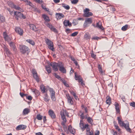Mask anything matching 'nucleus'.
I'll return each instance as SVG.
<instances>
[{
    "instance_id": "obj_47",
    "label": "nucleus",
    "mask_w": 135,
    "mask_h": 135,
    "mask_svg": "<svg viewBox=\"0 0 135 135\" xmlns=\"http://www.w3.org/2000/svg\"><path fill=\"white\" fill-rule=\"evenodd\" d=\"M80 112L81 113L80 115L81 118L82 119H84V118H85V116L84 115V113L81 112V111Z\"/></svg>"
},
{
    "instance_id": "obj_29",
    "label": "nucleus",
    "mask_w": 135,
    "mask_h": 135,
    "mask_svg": "<svg viewBox=\"0 0 135 135\" xmlns=\"http://www.w3.org/2000/svg\"><path fill=\"white\" fill-rule=\"evenodd\" d=\"M114 127H115V129L117 131H118L119 133H121V129H120L119 126L117 124H115Z\"/></svg>"
},
{
    "instance_id": "obj_7",
    "label": "nucleus",
    "mask_w": 135,
    "mask_h": 135,
    "mask_svg": "<svg viewBox=\"0 0 135 135\" xmlns=\"http://www.w3.org/2000/svg\"><path fill=\"white\" fill-rule=\"evenodd\" d=\"M92 18H86L84 24V27H87L88 26V25L89 24H91L92 22Z\"/></svg>"
},
{
    "instance_id": "obj_6",
    "label": "nucleus",
    "mask_w": 135,
    "mask_h": 135,
    "mask_svg": "<svg viewBox=\"0 0 135 135\" xmlns=\"http://www.w3.org/2000/svg\"><path fill=\"white\" fill-rule=\"evenodd\" d=\"M32 72L34 78L37 82H39L40 81L39 76L38 75L35 69H32Z\"/></svg>"
},
{
    "instance_id": "obj_21",
    "label": "nucleus",
    "mask_w": 135,
    "mask_h": 135,
    "mask_svg": "<svg viewBox=\"0 0 135 135\" xmlns=\"http://www.w3.org/2000/svg\"><path fill=\"white\" fill-rule=\"evenodd\" d=\"M30 27L31 29H32L33 31H35L38 30V29L36 27V26L33 24H31L30 25Z\"/></svg>"
},
{
    "instance_id": "obj_34",
    "label": "nucleus",
    "mask_w": 135,
    "mask_h": 135,
    "mask_svg": "<svg viewBox=\"0 0 135 135\" xmlns=\"http://www.w3.org/2000/svg\"><path fill=\"white\" fill-rule=\"evenodd\" d=\"M49 90L51 94V96L55 95V92L53 89L51 88H49Z\"/></svg>"
},
{
    "instance_id": "obj_38",
    "label": "nucleus",
    "mask_w": 135,
    "mask_h": 135,
    "mask_svg": "<svg viewBox=\"0 0 135 135\" xmlns=\"http://www.w3.org/2000/svg\"><path fill=\"white\" fill-rule=\"evenodd\" d=\"M24 2L26 3L27 5H28L31 6H32V4L30 1H29L27 0H25Z\"/></svg>"
},
{
    "instance_id": "obj_10",
    "label": "nucleus",
    "mask_w": 135,
    "mask_h": 135,
    "mask_svg": "<svg viewBox=\"0 0 135 135\" xmlns=\"http://www.w3.org/2000/svg\"><path fill=\"white\" fill-rule=\"evenodd\" d=\"M66 96L67 97L68 103L71 105H73L74 102L72 100V98L70 96L69 94H66Z\"/></svg>"
},
{
    "instance_id": "obj_2",
    "label": "nucleus",
    "mask_w": 135,
    "mask_h": 135,
    "mask_svg": "<svg viewBox=\"0 0 135 135\" xmlns=\"http://www.w3.org/2000/svg\"><path fill=\"white\" fill-rule=\"evenodd\" d=\"M20 49L21 52L23 54H25L27 52L30 51L29 48L24 45H20Z\"/></svg>"
},
{
    "instance_id": "obj_27",
    "label": "nucleus",
    "mask_w": 135,
    "mask_h": 135,
    "mask_svg": "<svg viewBox=\"0 0 135 135\" xmlns=\"http://www.w3.org/2000/svg\"><path fill=\"white\" fill-rule=\"evenodd\" d=\"M40 87V89H41V91L42 93H44L46 92V89L45 86L43 85H41Z\"/></svg>"
},
{
    "instance_id": "obj_17",
    "label": "nucleus",
    "mask_w": 135,
    "mask_h": 135,
    "mask_svg": "<svg viewBox=\"0 0 135 135\" xmlns=\"http://www.w3.org/2000/svg\"><path fill=\"white\" fill-rule=\"evenodd\" d=\"M26 127V126L23 125H20L16 128L17 130H20L21 129H25Z\"/></svg>"
},
{
    "instance_id": "obj_37",
    "label": "nucleus",
    "mask_w": 135,
    "mask_h": 135,
    "mask_svg": "<svg viewBox=\"0 0 135 135\" xmlns=\"http://www.w3.org/2000/svg\"><path fill=\"white\" fill-rule=\"evenodd\" d=\"M128 25H126L122 27L121 28L122 30L123 31H126L128 29Z\"/></svg>"
},
{
    "instance_id": "obj_56",
    "label": "nucleus",
    "mask_w": 135,
    "mask_h": 135,
    "mask_svg": "<svg viewBox=\"0 0 135 135\" xmlns=\"http://www.w3.org/2000/svg\"><path fill=\"white\" fill-rule=\"evenodd\" d=\"M99 39H100V38L98 36H96L95 37H93L92 38V40H98Z\"/></svg>"
},
{
    "instance_id": "obj_36",
    "label": "nucleus",
    "mask_w": 135,
    "mask_h": 135,
    "mask_svg": "<svg viewBox=\"0 0 135 135\" xmlns=\"http://www.w3.org/2000/svg\"><path fill=\"white\" fill-rule=\"evenodd\" d=\"M62 6L65 9L67 10H69L70 8V7L68 5H67L64 3H62Z\"/></svg>"
},
{
    "instance_id": "obj_54",
    "label": "nucleus",
    "mask_w": 135,
    "mask_h": 135,
    "mask_svg": "<svg viewBox=\"0 0 135 135\" xmlns=\"http://www.w3.org/2000/svg\"><path fill=\"white\" fill-rule=\"evenodd\" d=\"M98 68L99 72H100L101 73H102L103 72V70L102 69L100 65H99Z\"/></svg>"
},
{
    "instance_id": "obj_57",
    "label": "nucleus",
    "mask_w": 135,
    "mask_h": 135,
    "mask_svg": "<svg viewBox=\"0 0 135 135\" xmlns=\"http://www.w3.org/2000/svg\"><path fill=\"white\" fill-rule=\"evenodd\" d=\"M79 83L80 82L81 83V84L82 85H84V84L83 83V80L82 79H81L79 80Z\"/></svg>"
},
{
    "instance_id": "obj_19",
    "label": "nucleus",
    "mask_w": 135,
    "mask_h": 135,
    "mask_svg": "<svg viewBox=\"0 0 135 135\" xmlns=\"http://www.w3.org/2000/svg\"><path fill=\"white\" fill-rule=\"evenodd\" d=\"M66 110L64 111L63 112L61 111V112L60 115L61 118L63 120H65V119H66L65 115V114H66Z\"/></svg>"
},
{
    "instance_id": "obj_62",
    "label": "nucleus",
    "mask_w": 135,
    "mask_h": 135,
    "mask_svg": "<svg viewBox=\"0 0 135 135\" xmlns=\"http://www.w3.org/2000/svg\"><path fill=\"white\" fill-rule=\"evenodd\" d=\"M64 84L65 86L67 87H69V85L66 83V82L65 81L64 83Z\"/></svg>"
},
{
    "instance_id": "obj_48",
    "label": "nucleus",
    "mask_w": 135,
    "mask_h": 135,
    "mask_svg": "<svg viewBox=\"0 0 135 135\" xmlns=\"http://www.w3.org/2000/svg\"><path fill=\"white\" fill-rule=\"evenodd\" d=\"M73 95L74 97V98L76 100L78 99V96H77L76 95V94L74 92L72 94Z\"/></svg>"
},
{
    "instance_id": "obj_15",
    "label": "nucleus",
    "mask_w": 135,
    "mask_h": 135,
    "mask_svg": "<svg viewBox=\"0 0 135 135\" xmlns=\"http://www.w3.org/2000/svg\"><path fill=\"white\" fill-rule=\"evenodd\" d=\"M49 115L52 118H56V115L53 111L50 109L49 110Z\"/></svg>"
},
{
    "instance_id": "obj_30",
    "label": "nucleus",
    "mask_w": 135,
    "mask_h": 135,
    "mask_svg": "<svg viewBox=\"0 0 135 135\" xmlns=\"http://www.w3.org/2000/svg\"><path fill=\"white\" fill-rule=\"evenodd\" d=\"M75 79L76 80H78V81L82 79L81 78V76L80 75H77L76 73H75Z\"/></svg>"
},
{
    "instance_id": "obj_59",
    "label": "nucleus",
    "mask_w": 135,
    "mask_h": 135,
    "mask_svg": "<svg viewBox=\"0 0 135 135\" xmlns=\"http://www.w3.org/2000/svg\"><path fill=\"white\" fill-rule=\"evenodd\" d=\"M65 31L67 33H69L70 32V30L69 28H67L66 30Z\"/></svg>"
},
{
    "instance_id": "obj_22",
    "label": "nucleus",
    "mask_w": 135,
    "mask_h": 135,
    "mask_svg": "<svg viewBox=\"0 0 135 135\" xmlns=\"http://www.w3.org/2000/svg\"><path fill=\"white\" fill-rule=\"evenodd\" d=\"M106 103L107 104L110 105L111 103V99L109 96H107L106 97Z\"/></svg>"
},
{
    "instance_id": "obj_12",
    "label": "nucleus",
    "mask_w": 135,
    "mask_h": 135,
    "mask_svg": "<svg viewBox=\"0 0 135 135\" xmlns=\"http://www.w3.org/2000/svg\"><path fill=\"white\" fill-rule=\"evenodd\" d=\"M59 70L61 72L64 73H66V70L63 67V65L62 63L60 62V65L59 66Z\"/></svg>"
},
{
    "instance_id": "obj_14",
    "label": "nucleus",
    "mask_w": 135,
    "mask_h": 135,
    "mask_svg": "<svg viewBox=\"0 0 135 135\" xmlns=\"http://www.w3.org/2000/svg\"><path fill=\"white\" fill-rule=\"evenodd\" d=\"M56 17L57 20H59L64 18V15L62 13H56Z\"/></svg>"
},
{
    "instance_id": "obj_3",
    "label": "nucleus",
    "mask_w": 135,
    "mask_h": 135,
    "mask_svg": "<svg viewBox=\"0 0 135 135\" xmlns=\"http://www.w3.org/2000/svg\"><path fill=\"white\" fill-rule=\"evenodd\" d=\"M46 44L48 45V48L52 51H55V48L54 47V45L52 42L48 39L46 40Z\"/></svg>"
},
{
    "instance_id": "obj_63",
    "label": "nucleus",
    "mask_w": 135,
    "mask_h": 135,
    "mask_svg": "<svg viewBox=\"0 0 135 135\" xmlns=\"http://www.w3.org/2000/svg\"><path fill=\"white\" fill-rule=\"evenodd\" d=\"M36 2L38 3H42V1H40V0H34Z\"/></svg>"
},
{
    "instance_id": "obj_49",
    "label": "nucleus",
    "mask_w": 135,
    "mask_h": 135,
    "mask_svg": "<svg viewBox=\"0 0 135 135\" xmlns=\"http://www.w3.org/2000/svg\"><path fill=\"white\" fill-rule=\"evenodd\" d=\"M130 106L135 108V102H133L130 103Z\"/></svg>"
},
{
    "instance_id": "obj_8",
    "label": "nucleus",
    "mask_w": 135,
    "mask_h": 135,
    "mask_svg": "<svg viewBox=\"0 0 135 135\" xmlns=\"http://www.w3.org/2000/svg\"><path fill=\"white\" fill-rule=\"evenodd\" d=\"M79 126L82 131H84L86 129L88 128L89 126V125L87 124L84 125V123H80Z\"/></svg>"
},
{
    "instance_id": "obj_33",
    "label": "nucleus",
    "mask_w": 135,
    "mask_h": 135,
    "mask_svg": "<svg viewBox=\"0 0 135 135\" xmlns=\"http://www.w3.org/2000/svg\"><path fill=\"white\" fill-rule=\"evenodd\" d=\"M26 41L32 45H34L35 44L34 42L31 39L27 40Z\"/></svg>"
},
{
    "instance_id": "obj_50",
    "label": "nucleus",
    "mask_w": 135,
    "mask_h": 135,
    "mask_svg": "<svg viewBox=\"0 0 135 135\" xmlns=\"http://www.w3.org/2000/svg\"><path fill=\"white\" fill-rule=\"evenodd\" d=\"M78 32H75L72 33L71 35V36L73 37H74L76 36L78 33Z\"/></svg>"
},
{
    "instance_id": "obj_60",
    "label": "nucleus",
    "mask_w": 135,
    "mask_h": 135,
    "mask_svg": "<svg viewBox=\"0 0 135 135\" xmlns=\"http://www.w3.org/2000/svg\"><path fill=\"white\" fill-rule=\"evenodd\" d=\"M20 95L22 97H23L24 96H25L26 95L20 92Z\"/></svg>"
},
{
    "instance_id": "obj_58",
    "label": "nucleus",
    "mask_w": 135,
    "mask_h": 135,
    "mask_svg": "<svg viewBox=\"0 0 135 135\" xmlns=\"http://www.w3.org/2000/svg\"><path fill=\"white\" fill-rule=\"evenodd\" d=\"M114 105L115 106V107L120 106L119 103L117 102H115L114 103Z\"/></svg>"
},
{
    "instance_id": "obj_9",
    "label": "nucleus",
    "mask_w": 135,
    "mask_h": 135,
    "mask_svg": "<svg viewBox=\"0 0 135 135\" xmlns=\"http://www.w3.org/2000/svg\"><path fill=\"white\" fill-rule=\"evenodd\" d=\"M16 32L20 36L23 35V30L20 28L19 27H17L15 28Z\"/></svg>"
},
{
    "instance_id": "obj_39",
    "label": "nucleus",
    "mask_w": 135,
    "mask_h": 135,
    "mask_svg": "<svg viewBox=\"0 0 135 135\" xmlns=\"http://www.w3.org/2000/svg\"><path fill=\"white\" fill-rule=\"evenodd\" d=\"M120 106L115 107L116 111V113H119V114L120 113Z\"/></svg>"
},
{
    "instance_id": "obj_5",
    "label": "nucleus",
    "mask_w": 135,
    "mask_h": 135,
    "mask_svg": "<svg viewBox=\"0 0 135 135\" xmlns=\"http://www.w3.org/2000/svg\"><path fill=\"white\" fill-rule=\"evenodd\" d=\"M60 63L59 64L56 63L55 62H52L50 63V65L51 66L53 70L55 71H57L58 70V67L60 65Z\"/></svg>"
},
{
    "instance_id": "obj_55",
    "label": "nucleus",
    "mask_w": 135,
    "mask_h": 135,
    "mask_svg": "<svg viewBox=\"0 0 135 135\" xmlns=\"http://www.w3.org/2000/svg\"><path fill=\"white\" fill-rule=\"evenodd\" d=\"M51 98L52 100L55 101L56 100V98L55 97V95H54L51 96Z\"/></svg>"
},
{
    "instance_id": "obj_64",
    "label": "nucleus",
    "mask_w": 135,
    "mask_h": 135,
    "mask_svg": "<svg viewBox=\"0 0 135 135\" xmlns=\"http://www.w3.org/2000/svg\"><path fill=\"white\" fill-rule=\"evenodd\" d=\"M60 80L62 82L64 83L66 81H65L64 78H61L60 79Z\"/></svg>"
},
{
    "instance_id": "obj_44",
    "label": "nucleus",
    "mask_w": 135,
    "mask_h": 135,
    "mask_svg": "<svg viewBox=\"0 0 135 135\" xmlns=\"http://www.w3.org/2000/svg\"><path fill=\"white\" fill-rule=\"evenodd\" d=\"M44 101L46 102H47L49 100V99L47 97V94H46L45 95V97L44 98Z\"/></svg>"
},
{
    "instance_id": "obj_28",
    "label": "nucleus",
    "mask_w": 135,
    "mask_h": 135,
    "mask_svg": "<svg viewBox=\"0 0 135 135\" xmlns=\"http://www.w3.org/2000/svg\"><path fill=\"white\" fill-rule=\"evenodd\" d=\"M90 37V35L88 33H86L84 35V38L86 40H89Z\"/></svg>"
},
{
    "instance_id": "obj_45",
    "label": "nucleus",
    "mask_w": 135,
    "mask_h": 135,
    "mask_svg": "<svg viewBox=\"0 0 135 135\" xmlns=\"http://www.w3.org/2000/svg\"><path fill=\"white\" fill-rule=\"evenodd\" d=\"M69 20H64L63 22L64 25L65 26H67L68 25L69 22Z\"/></svg>"
},
{
    "instance_id": "obj_40",
    "label": "nucleus",
    "mask_w": 135,
    "mask_h": 135,
    "mask_svg": "<svg viewBox=\"0 0 135 135\" xmlns=\"http://www.w3.org/2000/svg\"><path fill=\"white\" fill-rule=\"evenodd\" d=\"M14 8H15L16 10H20L21 12H22L23 11L22 9H21L20 7H18V6H16L15 5V6L14 7Z\"/></svg>"
},
{
    "instance_id": "obj_23",
    "label": "nucleus",
    "mask_w": 135,
    "mask_h": 135,
    "mask_svg": "<svg viewBox=\"0 0 135 135\" xmlns=\"http://www.w3.org/2000/svg\"><path fill=\"white\" fill-rule=\"evenodd\" d=\"M42 17L46 22H48L50 21V20L49 17L46 15H42Z\"/></svg>"
},
{
    "instance_id": "obj_18",
    "label": "nucleus",
    "mask_w": 135,
    "mask_h": 135,
    "mask_svg": "<svg viewBox=\"0 0 135 135\" xmlns=\"http://www.w3.org/2000/svg\"><path fill=\"white\" fill-rule=\"evenodd\" d=\"M68 130L71 133L74 135L75 134V129L72 128V127L70 125L68 126Z\"/></svg>"
},
{
    "instance_id": "obj_4",
    "label": "nucleus",
    "mask_w": 135,
    "mask_h": 135,
    "mask_svg": "<svg viewBox=\"0 0 135 135\" xmlns=\"http://www.w3.org/2000/svg\"><path fill=\"white\" fill-rule=\"evenodd\" d=\"M90 9L88 8H85V9L84 10L83 16L85 17H90L93 15V13L91 12H89Z\"/></svg>"
},
{
    "instance_id": "obj_53",
    "label": "nucleus",
    "mask_w": 135,
    "mask_h": 135,
    "mask_svg": "<svg viewBox=\"0 0 135 135\" xmlns=\"http://www.w3.org/2000/svg\"><path fill=\"white\" fill-rule=\"evenodd\" d=\"M54 75L55 77L57 78L59 80L60 79L61 77L59 75H57L56 73H54Z\"/></svg>"
},
{
    "instance_id": "obj_41",
    "label": "nucleus",
    "mask_w": 135,
    "mask_h": 135,
    "mask_svg": "<svg viewBox=\"0 0 135 135\" xmlns=\"http://www.w3.org/2000/svg\"><path fill=\"white\" fill-rule=\"evenodd\" d=\"M63 121L61 122V124L63 126L64 128H65L66 129L67 128V127L65 125V123H66V120L65 119V120H63Z\"/></svg>"
},
{
    "instance_id": "obj_20",
    "label": "nucleus",
    "mask_w": 135,
    "mask_h": 135,
    "mask_svg": "<svg viewBox=\"0 0 135 135\" xmlns=\"http://www.w3.org/2000/svg\"><path fill=\"white\" fill-rule=\"evenodd\" d=\"M96 27L98 28L101 29L102 30H103L104 29V28L102 26L101 23L100 21L98 22L97 23Z\"/></svg>"
},
{
    "instance_id": "obj_52",
    "label": "nucleus",
    "mask_w": 135,
    "mask_h": 135,
    "mask_svg": "<svg viewBox=\"0 0 135 135\" xmlns=\"http://www.w3.org/2000/svg\"><path fill=\"white\" fill-rule=\"evenodd\" d=\"M112 133H113V135H119L118 134L117 132L115 131L113 129H112L111 130Z\"/></svg>"
},
{
    "instance_id": "obj_16",
    "label": "nucleus",
    "mask_w": 135,
    "mask_h": 135,
    "mask_svg": "<svg viewBox=\"0 0 135 135\" xmlns=\"http://www.w3.org/2000/svg\"><path fill=\"white\" fill-rule=\"evenodd\" d=\"M47 26L51 30L53 31L55 33H57V30L52 25L48 23Z\"/></svg>"
},
{
    "instance_id": "obj_13",
    "label": "nucleus",
    "mask_w": 135,
    "mask_h": 135,
    "mask_svg": "<svg viewBox=\"0 0 135 135\" xmlns=\"http://www.w3.org/2000/svg\"><path fill=\"white\" fill-rule=\"evenodd\" d=\"M21 13L19 12H15L14 13V17L17 20H18L19 18H21Z\"/></svg>"
},
{
    "instance_id": "obj_46",
    "label": "nucleus",
    "mask_w": 135,
    "mask_h": 135,
    "mask_svg": "<svg viewBox=\"0 0 135 135\" xmlns=\"http://www.w3.org/2000/svg\"><path fill=\"white\" fill-rule=\"evenodd\" d=\"M79 0H71V3L72 4H76L78 2Z\"/></svg>"
},
{
    "instance_id": "obj_32",
    "label": "nucleus",
    "mask_w": 135,
    "mask_h": 135,
    "mask_svg": "<svg viewBox=\"0 0 135 135\" xmlns=\"http://www.w3.org/2000/svg\"><path fill=\"white\" fill-rule=\"evenodd\" d=\"M45 68L46 71L48 73H51V68L49 65L46 66Z\"/></svg>"
},
{
    "instance_id": "obj_24",
    "label": "nucleus",
    "mask_w": 135,
    "mask_h": 135,
    "mask_svg": "<svg viewBox=\"0 0 135 135\" xmlns=\"http://www.w3.org/2000/svg\"><path fill=\"white\" fill-rule=\"evenodd\" d=\"M87 114L85 115V119H87V121L89 123L92 124L93 122V120L90 117H87Z\"/></svg>"
},
{
    "instance_id": "obj_35",
    "label": "nucleus",
    "mask_w": 135,
    "mask_h": 135,
    "mask_svg": "<svg viewBox=\"0 0 135 135\" xmlns=\"http://www.w3.org/2000/svg\"><path fill=\"white\" fill-rule=\"evenodd\" d=\"M4 50L8 55H9L12 54L11 52L9 51V49L6 47L4 48Z\"/></svg>"
},
{
    "instance_id": "obj_26",
    "label": "nucleus",
    "mask_w": 135,
    "mask_h": 135,
    "mask_svg": "<svg viewBox=\"0 0 135 135\" xmlns=\"http://www.w3.org/2000/svg\"><path fill=\"white\" fill-rule=\"evenodd\" d=\"M86 135L87 134L88 135H93V132L92 131H90V128L89 127L86 129Z\"/></svg>"
},
{
    "instance_id": "obj_1",
    "label": "nucleus",
    "mask_w": 135,
    "mask_h": 135,
    "mask_svg": "<svg viewBox=\"0 0 135 135\" xmlns=\"http://www.w3.org/2000/svg\"><path fill=\"white\" fill-rule=\"evenodd\" d=\"M117 119L118 123L120 126L124 127L128 132L130 133L131 132V130L129 127V125L128 122L125 124L123 121H122L121 118L119 117H118L117 118Z\"/></svg>"
},
{
    "instance_id": "obj_61",
    "label": "nucleus",
    "mask_w": 135,
    "mask_h": 135,
    "mask_svg": "<svg viewBox=\"0 0 135 135\" xmlns=\"http://www.w3.org/2000/svg\"><path fill=\"white\" fill-rule=\"evenodd\" d=\"M27 98L28 100H31L32 99V97L30 95L28 96V97H26Z\"/></svg>"
},
{
    "instance_id": "obj_25",
    "label": "nucleus",
    "mask_w": 135,
    "mask_h": 135,
    "mask_svg": "<svg viewBox=\"0 0 135 135\" xmlns=\"http://www.w3.org/2000/svg\"><path fill=\"white\" fill-rule=\"evenodd\" d=\"M30 112V110L28 108H26L22 112L23 114L25 115L28 114Z\"/></svg>"
},
{
    "instance_id": "obj_11",
    "label": "nucleus",
    "mask_w": 135,
    "mask_h": 135,
    "mask_svg": "<svg viewBox=\"0 0 135 135\" xmlns=\"http://www.w3.org/2000/svg\"><path fill=\"white\" fill-rule=\"evenodd\" d=\"M3 36L5 40L7 42H9L12 39L11 37H9V36L7 35L6 32H4Z\"/></svg>"
},
{
    "instance_id": "obj_31",
    "label": "nucleus",
    "mask_w": 135,
    "mask_h": 135,
    "mask_svg": "<svg viewBox=\"0 0 135 135\" xmlns=\"http://www.w3.org/2000/svg\"><path fill=\"white\" fill-rule=\"evenodd\" d=\"M8 5L10 7L12 8H14L15 5L11 1H9L8 2Z\"/></svg>"
},
{
    "instance_id": "obj_42",
    "label": "nucleus",
    "mask_w": 135,
    "mask_h": 135,
    "mask_svg": "<svg viewBox=\"0 0 135 135\" xmlns=\"http://www.w3.org/2000/svg\"><path fill=\"white\" fill-rule=\"evenodd\" d=\"M42 116L40 114L37 115L36 117V118L38 120H41L42 119Z\"/></svg>"
},
{
    "instance_id": "obj_43",
    "label": "nucleus",
    "mask_w": 135,
    "mask_h": 135,
    "mask_svg": "<svg viewBox=\"0 0 135 135\" xmlns=\"http://www.w3.org/2000/svg\"><path fill=\"white\" fill-rule=\"evenodd\" d=\"M5 18L0 14V22H3L5 21Z\"/></svg>"
},
{
    "instance_id": "obj_51",
    "label": "nucleus",
    "mask_w": 135,
    "mask_h": 135,
    "mask_svg": "<svg viewBox=\"0 0 135 135\" xmlns=\"http://www.w3.org/2000/svg\"><path fill=\"white\" fill-rule=\"evenodd\" d=\"M9 44L10 46L12 47H14L15 46V43L12 42H11L9 43Z\"/></svg>"
}]
</instances>
